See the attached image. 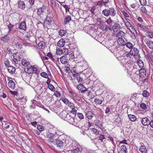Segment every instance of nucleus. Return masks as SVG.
<instances>
[{"instance_id":"nucleus-1","label":"nucleus","mask_w":153,"mask_h":153,"mask_svg":"<svg viewBox=\"0 0 153 153\" xmlns=\"http://www.w3.org/2000/svg\"><path fill=\"white\" fill-rule=\"evenodd\" d=\"M88 130L91 133L88 134V135L91 139L93 138L94 136L92 134H94L96 137L95 140L98 141V143L102 142L104 144L106 143V138L104 134H100V131L97 129L94 128H91Z\"/></svg>"},{"instance_id":"nucleus-2","label":"nucleus","mask_w":153,"mask_h":153,"mask_svg":"<svg viewBox=\"0 0 153 153\" xmlns=\"http://www.w3.org/2000/svg\"><path fill=\"white\" fill-rule=\"evenodd\" d=\"M125 25L127 27L126 30V33H128L129 30L131 33L133 34L135 37L136 31L134 27H133L130 24V22L128 21L126 18H125Z\"/></svg>"},{"instance_id":"nucleus-3","label":"nucleus","mask_w":153,"mask_h":153,"mask_svg":"<svg viewBox=\"0 0 153 153\" xmlns=\"http://www.w3.org/2000/svg\"><path fill=\"white\" fill-rule=\"evenodd\" d=\"M47 9L46 7L44 5L37 9V14L38 16L41 18H45L44 13H46Z\"/></svg>"},{"instance_id":"nucleus-4","label":"nucleus","mask_w":153,"mask_h":153,"mask_svg":"<svg viewBox=\"0 0 153 153\" xmlns=\"http://www.w3.org/2000/svg\"><path fill=\"white\" fill-rule=\"evenodd\" d=\"M41 37L38 38V39H36V42L38 44V48L39 49H44L46 47V43L43 41V39H42Z\"/></svg>"},{"instance_id":"nucleus-5","label":"nucleus","mask_w":153,"mask_h":153,"mask_svg":"<svg viewBox=\"0 0 153 153\" xmlns=\"http://www.w3.org/2000/svg\"><path fill=\"white\" fill-rule=\"evenodd\" d=\"M83 75L82 74L76 73L73 75V78L72 76H70V79L71 80L76 79L79 83H81L83 82V79L82 78Z\"/></svg>"},{"instance_id":"nucleus-6","label":"nucleus","mask_w":153,"mask_h":153,"mask_svg":"<svg viewBox=\"0 0 153 153\" xmlns=\"http://www.w3.org/2000/svg\"><path fill=\"white\" fill-rule=\"evenodd\" d=\"M65 120L67 121L70 124L74 125H76L77 123V120L72 117L69 114H68Z\"/></svg>"},{"instance_id":"nucleus-7","label":"nucleus","mask_w":153,"mask_h":153,"mask_svg":"<svg viewBox=\"0 0 153 153\" xmlns=\"http://www.w3.org/2000/svg\"><path fill=\"white\" fill-rule=\"evenodd\" d=\"M13 60L15 63L20 61L21 59V56L19 52H17L13 54Z\"/></svg>"},{"instance_id":"nucleus-8","label":"nucleus","mask_w":153,"mask_h":153,"mask_svg":"<svg viewBox=\"0 0 153 153\" xmlns=\"http://www.w3.org/2000/svg\"><path fill=\"white\" fill-rule=\"evenodd\" d=\"M47 136L48 138L47 141L48 143H51L54 142L55 135L49 132L48 133Z\"/></svg>"},{"instance_id":"nucleus-9","label":"nucleus","mask_w":153,"mask_h":153,"mask_svg":"<svg viewBox=\"0 0 153 153\" xmlns=\"http://www.w3.org/2000/svg\"><path fill=\"white\" fill-rule=\"evenodd\" d=\"M10 79H11V78L7 77V79L9 81L7 85L9 88L11 89H13L15 87V84L13 81L10 80Z\"/></svg>"},{"instance_id":"nucleus-10","label":"nucleus","mask_w":153,"mask_h":153,"mask_svg":"<svg viewBox=\"0 0 153 153\" xmlns=\"http://www.w3.org/2000/svg\"><path fill=\"white\" fill-rule=\"evenodd\" d=\"M18 28L19 29L26 31L27 29V27L25 22L23 21L19 23Z\"/></svg>"},{"instance_id":"nucleus-11","label":"nucleus","mask_w":153,"mask_h":153,"mask_svg":"<svg viewBox=\"0 0 153 153\" xmlns=\"http://www.w3.org/2000/svg\"><path fill=\"white\" fill-rule=\"evenodd\" d=\"M46 13V18L49 19H53L54 17L52 11L50 9H47Z\"/></svg>"},{"instance_id":"nucleus-12","label":"nucleus","mask_w":153,"mask_h":153,"mask_svg":"<svg viewBox=\"0 0 153 153\" xmlns=\"http://www.w3.org/2000/svg\"><path fill=\"white\" fill-rule=\"evenodd\" d=\"M77 88L81 93H84L87 90L86 88L84 85L80 83L77 85Z\"/></svg>"},{"instance_id":"nucleus-13","label":"nucleus","mask_w":153,"mask_h":153,"mask_svg":"<svg viewBox=\"0 0 153 153\" xmlns=\"http://www.w3.org/2000/svg\"><path fill=\"white\" fill-rule=\"evenodd\" d=\"M146 75V72L145 69L142 68L139 70V76L142 78H145Z\"/></svg>"},{"instance_id":"nucleus-14","label":"nucleus","mask_w":153,"mask_h":153,"mask_svg":"<svg viewBox=\"0 0 153 153\" xmlns=\"http://www.w3.org/2000/svg\"><path fill=\"white\" fill-rule=\"evenodd\" d=\"M34 66L30 65L27 66V68H25V72L28 73V75L29 74L33 73V68Z\"/></svg>"},{"instance_id":"nucleus-15","label":"nucleus","mask_w":153,"mask_h":153,"mask_svg":"<svg viewBox=\"0 0 153 153\" xmlns=\"http://www.w3.org/2000/svg\"><path fill=\"white\" fill-rule=\"evenodd\" d=\"M131 49L130 53L131 56H135L137 55L138 53V50L137 48L134 47L133 49L131 48Z\"/></svg>"},{"instance_id":"nucleus-16","label":"nucleus","mask_w":153,"mask_h":153,"mask_svg":"<svg viewBox=\"0 0 153 153\" xmlns=\"http://www.w3.org/2000/svg\"><path fill=\"white\" fill-rule=\"evenodd\" d=\"M141 123L144 126H148L149 125L150 121L147 117H144L142 119Z\"/></svg>"},{"instance_id":"nucleus-17","label":"nucleus","mask_w":153,"mask_h":153,"mask_svg":"<svg viewBox=\"0 0 153 153\" xmlns=\"http://www.w3.org/2000/svg\"><path fill=\"white\" fill-rule=\"evenodd\" d=\"M145 42L147 46L150 49H153V42L152 41L146 39Z\"/></svg>"},{"instance_id":"nucleus-18","label":"nucleus","mask_w":153,"mask_h":153,"mask_svg":"<svg viewBox=\"0 0 153 153\" xmlns=\"http://www.w3.org/2000/svg\"><path fill=\"white\" fill-rule=\"evenodd\" d=\"M60 60L61 62L64 64H67L69 60L68 58L65 56H62L60 58Z\"/></svg>"},{"instance_id":"nucleus-19","label":"nucleus","mask_w":153,"mask_h":153,"mask_svg":"<svg viewBox=\"0 0 153 153\" xmlns=\"http://www.w3.org/2000/svg\"><path fill=\"white\" fill-rule=\"evenodd\" d=\"M94 115V113L91 111L85 112V115L86 117L89 120L91 119Z\"/></svg>"},{"instance_id":"nucleus-20","label":"nucleus","mask_w":153,"mask_h":153,"mask_svg":"<svg viewBox=\"0 0 153 153\" xmlns=\"http://www.w3.org/2000/svg\"><path fill=\"white\" fill-rule=\"evenodd\" d=\"M102 124L103 123L99 120H97L95 123V125L102 130L104 128Z\"/></svg>"},{"instance_id":"nucleus-21","label":"nucleus","mask_w":153,"mask_h":153,"mask_svg":"<svg viewBox=\"0 0 153 153\" xmlns=\"http://www.w3.org/2000/svg\"><path fill=\"white\" fill-rule=\"evenodd\" d=\"M7 69L8 72L11 74H14L16 71L15 67L12 66H8Z\"/></svg>"},{"instance_id":"nucleus-22","label":"nucleus","mask_w":153,"mask_h":153,"mask_svg":"<svg viewBox=\"0 0 153 153\" xmlns=\"http://www.w3.org/2000/svg\"><path fill=\"white\" fill-rule=\"evenodd\" d=\"M18 7L22 10L24 9L25 6V4L24 1H19L18 2Z\"/></svg>"},{"instance_id":"nucleus-23","label":"nucleus","mask_w":153,"mask_h":153,"mask_svg":"<svg viewBox=\"0 0 153 153\" xmlns=\"http://www.w3.org/2000/svg\"><path fill=\"white\" fill-rule=\"evenodd\" d=\"M120 25L118 24H115L112 27L111 29L114 32H117L119 30Z\"/></svg>"},{"instance_id":"nucleus-24","label":"nucleus","mask_w":153,"mask_h":153,"mask_svg":"<svg viewBox=\"0 0 153 153\" xmlns=\"http://www.w3.org/2000/svg\"><path fill=\"white\" fill-rule=\"evenodd\" d=\"M53 19H46L44 20V24L47 26H50L53 22Z\"/></svg>"},{"instance_id":"nucleus-25","label":"nucleus","mask_w":153,"mask_h":153,"mask_svg":"<svg viewBox=\"0 0 153 153\" xmlns=\"http://www.w3.org/2000/svg\"><path fill=\"white\" fill-rule=\"evenodd\" d=\"M65 44V41L64 39H61L57 42V45L60 47H63Z\"/></svg>"},{"instance_id":"nucleus-26","label":"nucleus","mask_w":153,"mask_h":153,"mask_svg":"<svg viewBox=\"0 0 153 153\" xmlns=\"http://www.w3.org/2000/svg\"><path fill=\"white\" fill-rule=\"evenodd\" d=\"M68 114L66 111H63L60 114V115L62 119L65 120Z\"/></svg>"},{"instance_id":"nucleus-27","label":"nucleus","mask_w":153,"mask_h":153,"mask_svg":"<svg viewBox=\"0 0 153 153\" xmlns=\"http://www.w3.org/2000/svg\"><path fill=\"white\" fill-rule=\"evenodd\" d=\"M76 62L74 60H71L70 61L68 65L70 68L72 69L75 67H76L77 66L76 65Z\"/></svg>"},{"instance_id":"nucleus-28","label":"nucleus","mask_w":153,"mask_h":153,"mask_svg":"<svg viewBox=\"0 0 153 153\" xmlns=\"http://www.w3.org/2000/svg\"><path fill=\"white\" fill-rule=\"evenodd\" d=\"M21 63L25 67L28 66L30 64L28 60L25 59H22V60Z\"/></svg>"},{"instance_id":"nucleus-29","label":"nucleus","mask_w":153,"mask_h":153,"mask_svg":"<svg viewBox=\"0 0 153 153\" xmlns=\"http://www.w3.org/2000/svg\"><path fill=\"white\" fill-rule=\"evenodd\" d=\"M118 146L120 148L119 153H124V145L119 144Z\"/></svg>"},{"instance_id":"nucleus-30","label":"nucleus","mask_w":153,"mask_h":153,"mask_svg":"<svg viewBox=\"0 0 153 153\" xmlns=\"http://www.w3.org/2000/svg\"><path fill=\"white\" fill-rule=\"evenodd\" d=\"M139 150L142 153H146L147 152V150L144 145H141Z\"/></svg>"},{"instance_id":"nucleus-31","label":"nucleus","mask_w":153,"mask_h":153,"mask_svg":"<svg viewBox=\"0 0 153 153\" xmlns=\"http://www.w3.org/2000/svg\"><path fill=\"white\" fill-rule=\"evenodd\" d=\"M71 19V17L70 16L67 15L65 16L64 19V22L65 24H66L68 23L69 22Z\"/></svg>"},{"instance_id":"nucleus-32","label":"nucleus","mask_w":153,"mask_h":153,"mask_svg":"<svg viewBox=\"0 0 153 153\" xmlns=\"http://www.w3.org/2000/svg\"><path fill=\"white\" fill-rule=\"evenodd\" d=\"M124 41L121 38L119 37L117 39V42L119 45L123 46L124 45Z\"/></svg>"},{"instance_id":"nucleus-33","label":"nucleus","mask_w":153,"mask_h":153,"mask_svg":"<svg viewBox=\"0 0 153 153\" xmlns=\"http://www.w3.org/2000/svg\"><path fill=\"white\" fill-rule=\"evenodd\" d=\"M109 10H110V15L111 16H114L115 15L116 12L113 7L110 8Z\"/></svg>"},{"instance_id":"nucleus-34","label":"nucleus","mask_w":153,"mask_h":153,"mask_svg":"<svg viewBox=\"0 0 153 153\" xmlns=\"http://www.w3.org/2000/svg\"><path fill=\"white\" fill-rule=\"evenodd\" d=\"M67 31L66 30L61 29L59 32V35L61 36H62L66 33Z\"/></svg>"},{"instance_id":"nucleus-35","label":"nucleus","mask_w":153,"mask_h":153,"mask_svg":"<svg viewBox=\"0 0 153 153\" xmlns=\"http://www.w3.org/2000/svg\"><path fill=\"white\" fill-rule=\"evenodd\" d=\"M102 13L105 16H108L110 15V10L107 9H105L103 10Z\"/></svg>"},{"instance_id":"nucleus-36","label":"nucleus","mask_w":153,"mask_h":153,"mask_svg":"<svg viewBox=\"0 0 153 153\" xmlns=\"http://www.w3.org/2000/svg\"><path fill=\"white\" fill-rule=\"evenodd\" d=\"M51 6L53 8L55 9L56 8V4L55 0H51Z\"/></svg>"},{"instance_id":"nucleus-37","label":"nucleus","mask_w":153,"mask_h":153,"mask_svg":"<svg viewBox=\"0 0 153 153\" xmlns=\"http://www.w3.org/2000/svg\"><path fill=\"white\" fill-rule=\"evenodd\" d=\"M56 143L58 146L61 147L63 146V143L62 141L57 139L56 141Z\"/></svg>"},{"instance_id":"nucleus-38","label":"nucleus","mask_w":153,"mask_h":153,"mask_svg":"<svg viewBox=\"0 0 153 153\" xmlns=\"http://www.w3.org/2000/svg\"><path fill=\"white\" fill-rule=\"evenodd\" d=\"M128 116L130 120L132 121H134L136 119V117L134 115L128 114Z\"/></svg>"},{"instance_id":"nucleus-39","label":"nucleus","mask_w":153,"mask_h":153,"mask_svg":"<svg viewBox=\"0 0 153 153\" xmlns=\"http://www.w3.org/2000/svg\"><path fill=\"white\" fill-rule=\"evenodd\" d=\"M9 39V37L7 35H5L4 36L1 37V40L4 42H7Z\"/></svg>"},{"instance_id":"nucleus-40","label":"nucleus","mask_w":153,"mask_h":153,"mask_svg":"<svg viewBox=\"0 0 153 153\" xmlns=\"http://www.w3.org/2000/svg\"><path fill=\"white\" fill-rule=\"evenodd\" d=\"M67 105L71 109L76 108L75 104L71 102H69Z\"/></svg>"},{"instance_id":"nucleus-41","label":"nucleus","mask_w":153,"mask_h":153,"mask_svg":"<svg viewBox=\"0 0 153 153\" xmlns=\"http://www.w3.org/2000/svg\"><path fill=\"white\" fill-rule=\"evenodd\" d=\"M137 64L139 67L140 68H143L144 67V64L143 61L141 60H139L137 62Z\"/></svg>"},{"instance_id":"nucleus-42","label":"nucleus","mask_w":153,"mask_h":153,"mask_svg":"<svg viewBox=\"0 0 153 153\" xmlns=\"http://www.w3.org/2000/svg\"><path fill=\"white\" fill-rule=\"evenodd\" d=\"M94 102L96 104L100 105L102 103V100L98 98H96L94 100Z\"/></svg>"},{"instance_id":"nucleus-43","label":"nucleus","mask_w":153,"mask_h":153,"mask_svg":"<svg viewBox=\"0 0 153 153\" xmlns=\"http://www.w3.org/2000/svg\"><path fill=\"white\" fill-rule=\"evenodd\" d=\"M3 122L4 123V128L6 129H8L10 124L7 121H3Z\"/></svg>"},{"instance_id":"nucleus-44","label":"nucleus","mask_w":153,"mask_h":153,"mask_svg":"<svg viewBox=\"0 0 153 153\" xmlns=\"http://www.w3.org/2000/svg\"><path fill=\"white\" fill-rule=\"evenodd\" d=\"M71 72L69 73V74H72V75H73L74 74H76V73H78L76 70V67H75L74 68L71 69Z\"/></svg>"},{"instance_id":"nucleus-45","label":"nucleus","mask_w":153,"mask_h":153,"mask_svg":"<svg viewBox=\"0 0 153 153\" xmlns=\"http://www.w3.org/2000/svg\"><path fill=\"white\" fill-rule=\"evenodd\" d=\"M125 45L127 47L129 48V49H131L133 47V45L131 43L129 42H127L125 44Z\"/></svg>"},{"instance_id":"nucleus-46","label":"nucleus","mask_w":153,"mask_h":153,"mask_svg":"<svg viewBox=\"0 0 153 153\" xmlns=\"http://www.w3.org/2000/svg\"><path fill=\"white\" fill-rule=\"evenodd\" d=\"M33 73H34L37 75L39 73V71L37 68L33 66Z\"/></svg>"},{"instance_id":"nucleus-47","label":"nucleus","mask_w":153,"mask_h":153,"mask_svg":"<svg viewBox=\"0 0 153 153\" xmlns=\"http://www.w3.org/2000/svg\"><path fill=\"white\" fill-rule=\"evenodd\" d=\"M143 95L145 97H148L149 96V93L147 91L144 90L143 91Z\"/></svg>"},{"instance_id":"nucleus-48","label":"nucleus","mask_w":153,"mask_h":153,"mask_svg":"<svg viewBox=\"0 0 153 153\" xmlns=\"http://www.w3.org/2000/svg\"><path fill=\"white\" fill-rule=\"evenodd\" d=\"M140 107L143 109H147L148 106L146 104L144 103H141L140 105Z\"/></svg>"},{"instance_id":"nucleus-49","label":"nucleus","mask_w":153,"mask_h":153,"mask_svg":"<svg viewBox=\"0 0 153 153\" xmlns=\"http://www.w3.org/2000/svg\"><path fill=\"white\" fill-rule=\"evenodd\" d=\"M48 88L52 91H54L55 90V88L54 86L52 85L51 84H48Z\"/></svg>"},{"instance_id":"nucleus-50","label":"nucleus","mask_w":153,"mask_h":153,"mask_svg":"<svg viewBox=\"0 0 153 153\" xmlns=\"http://www.w3.org/2000/svg\"><path fill=\"white\" fill-rule=\"evenodd\" d=\"M63 51L61 48H58L56 49V53L57 55H61L63 53Z\"/></svg>"},{"instance_id":"nucleus-51","label":"nucleus","mask_w":153,"mask_h":153,"mask_svg":"<svg viewBox=\"0 0 153 153\" xmlns=\"http://www.w3.org/2000/svg\"><path fill=\"white\" fill-rule=\"evenodd\" d=\"M37 128L39 131H43L45 129L44 127L40 125H37Z\"/></svg>"},{"instance_id":"nucleus-52","label":"nucleus","mask_w":153,"mask_h":153,"mask_svg":"<svg viewBox=\"0 0 153 153\" xmlns=\"http://www.w3.org/2000/svg\"><path fill=\"white\" fill-rule=\"evenodd\" d=\"M62 101L66 105H68L70 102L66 98H62L61 99Z\"/></svg>"},{"instance_id":"nucleus-53","label":"nucleus","mask_w":153,"mask_h":153,"mask_svg":"<svg viewBox=\"0 0 153 153\" xmlns=\"http://www.w3.org/2000/svg\"><path fill=\"white\" fill-rule=\"evenodd\" d=\"M40 75L42 77L47 78H48V75L45 72H42L40 74Z\"/></svg>"},{"instance_id":"nucleus-54","label":"nucleus","mask_w":153,"mask_h":153,"mask_svg":"<svg viewBox=\"0 0 153 153\" xmlns=\"http://www.w3.org/2000/svg\"><path fill=\"white\" fill-rule=\"evenodd\" d=\"M69 94L70 95L71 98L72 99H74L75 96L76 95V93L72 92L71 91H69Z\"/></svg>"},{"instance_id":"nucleus-55","label":"nucleus","mask_w":153,"mask_h":153,"mask_svg":"<svg viewBox=\"0 0 153 153\" xmlns=\"http://www.w3.org/2000/svg\"><path fill=\"white\" fill-rule=\"evenodd\" d=\"M47 56L50 58V59L52 61H54L55 60L53 57L52 54L51 53H48L47 54Z\"/></svg>"},{"instance_id":"nucleus-56","label":"nucleus","mask_w":153,"mask_h":153,"mask_svg":"<svg viewBox=\"0 0 153 153\" xmlns=\"http://www.w3.org/2000/svg\"><path fill=\"white\" fill-rule=\"evenodd\" d=\"M63 54L65 55H67L69 53V51L68 49L65 48L63 49Z\"/></svg>"},{"instance_id":"nucleus-57","label":"nucleus","mask_w":153,"mask_h":153,"mask_svg":"<svg viewBox=\"0 0 153 153\" xmlns=\"http://www.w3.org/2000/svg\"><path fill=\"white\" fill-rule=\"evenodd\" d=\"M137 26L140 27V29L141 30H143L144 29V27L143 25V23H138L137 24Z\"/></svg>"},{"instance_id":"nucleus-58","label":"nucleus","mask_w":153,"mask_h":153,"mask_svg":"<svg viewBox=\"0 0 153 153\" xmlns=\"http://www.w3.org/2000/svg\"><path fill=\"white\" fill-rule=\"evenodd\" d=\"M78 117L81 119H83L84 118V116L82 113H78L77 114Z\"/></svg>"},{"instance_id":"nucleus-59","label":"nucleus","mask_w":153,"mask_h":153,"mask_svg":"<svg viewBox=\"0 0 153 153\" xmlns=\"http://www.w3.org/2000/svg\"><path fill=\"white\" fill-rule=\"evenodd\" d=\"M105 4L103 0L97 2V5L98 6H103Z\"/></svg>"},{"instance_id":"nucleus-60","label":"nucleus","mask_w":153,"mask_h":153,"mask_svg":"<svg viewBox=\"0 0 153 153\" xmlns=\"http://www.w3.org/2000/svg\"><path fill=\"white\" fill-rule=\"evenodd\" d=\"M54 94L57 97H59L61 96L60 93L57 91H54Z\"/></svg>"},{"instance_id":"nucleus-61","label":"nucleus","mask_w":153,"mask_h":153,"mask_svg":"<svg viewBox=\"0 0 153 153\" xmlns=\"http://www.w3.org/2000/svg\"><path fill=\"white\" fill-rule=\"evenodd\" d=\"M140 10L144 13H146L147 12L146 8L142 6L140 8Z\"/></svg>"},{"instance_id":"nucleus-62","label":"nucleus","mask_w":153,"mask_h":153,"mask_svg":"<svg viewBox=\"0 0 153 153\" xmlns=\"http://www.w3.org/2000/svg\"><path fill=\"white\" fill-rule=\"evenodd\" d=\"M146 36H148L150 38L153 37V33L150 32H148L146 33Z\"/></svg>"},{"instance_id":"nucleus-63","label":"nucleus","mask_w":153,"mask_h":153,"mask_svg":"<svg viewBox=\"0 0 153 153\" xmlns=\"http://www.w3.org/2000/svg\"><path fill=\"white\" fill-rule=\"evenodd\" d=\"M139 1L140 4L142 5H145L146 4V0H139Z\"/></svg>"},{"instance_id":"nucleus-64","label":"nucleus","mask_w":153,"mask_h":153,"mask_svg":"<svg viewBox=\"0 0 153 153\" xmlns=\"http://www.w3.org/2000/svg\"><path fill=\"white\" fill-rule=\"evenodd\" d=\"M4 64L6 66L8 67L10 65V61L7 59H6L4 61Z\"/></svg>"}]
</instances>
